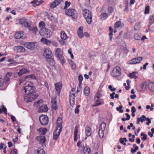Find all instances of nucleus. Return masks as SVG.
Listing matches in <instances>:
<instances>
[{
    "label": "nucleus",
    "mask_w": 154,
    "mask_h": 154,
    "mask_svg": "<svg viewBox=\"0 0 154 154\" xmlns=\"http://www.w3.org/2000/svg\"><path fill=\"white\" fill-rule=\"evenodd\" d=\"M24 46L29 49L33 50L37 48V42H27L24 43Z\"/></svg>",
    "instance_id": "nucleus-7"
},
{
    "label": "nucleus",
    "mask_w": 154,
    "mask_h": 154,
    "mask_svg": "<svg viewBox=\"0 0 154 154\" xmlns=\"http://www.w3.org/2000/svg\"><path fill=\"white\" fill-rule=\"evenodd\" d=\"M134 39L137 40H140L141 38L140 35L138 33L135 34L134 35Z\"/></svg>",
    "instance_id": "nucleus-45"
},
{
    "label": "nucleus",
    "mask_w": 154,
    "mask_h": 154,
    "mask_svg": "<svg viewBox=\"0 0 154 154\" xmlns=\"http://www.w3.org/2000/svg\"><path fill=\"white\" fill-rule=\"evenodd\" d=\"M48 17L49 19L53 21H56L57 20V18L55 17H54L52 14H49L48 15Z\"/></svg>",
    "instance_id": "nucleus-29"
},
{
    "label": "nucleus",
    "mask_w": 154,
    "mask_h": 154,
    "mask_svg": "<svg viewBox=\"0 0 154 154\" xmlns=\"http://www.w3.org/2000/svg\"><path fill=\"white\" fill-rule=\"evenodd\" d=\"M141 136H143L141 137V139L142 140H146L147 139V135L146 134L144 133H141L140 134Z\"/></svg>",
    "instance_id": "nucleus-54"
},
{
    "label": "nucleus",
    "mask_w": 154,
    "mask_h": 154,
    "mask_svg": "<svg viewBox=\"0 0 154 154\" xmlns=\"http://www.w3.org/2000/svg\"><path fill=\"white\" fill-rule=\"evenodd\" d=\"M78 132V128L77 126H76L75 128L74 135H77Z\"/></svg>",
    "instance_id": "nucleus-62"
},
{
    "label": "nucleus",
    "mask_w": 154,
    "mask_h": 154,
    "mask_svg": "<svg viewBox=\"0 0 154 154\" xmlns=\"http://www.w3.org/2000/svg\"><path fill=\"white\" fill-rule=\"evenodd\" d=\"M85 132L87 136H89L91 135V130L89 127H86L85 128Z\"/></svg>",
    "instance_id": "nucleus-27"
},
{
    "label": "nucleus",
    "mask_w": 154,
    "mask_h": 154,
    "mask_svg": "<svg viewBox=\"0 0 154 154\" xmlns=\"http://www.w3.org/2000/svg\"><path fill=\"white\" fill-rule=\"evenodd\" d=\"M133 147H134V149H133L132 148L131 149V152L132 153L135 152L139 149V147L135 144L133 145Z\"/></svg>",
    "instance_id": "nucleus-35"
},
{
    "label": "nucleus",
    "mask_w": 154,
    "mask_h": 154,
    "mask_svg": "<svg viewBox=\"0 0 154 154\" xmlns=\"http://www.w3.org/2000/svg\"><path fill=\"white\" fill-rule=\"evenodd\" d=\"M94 101L95 104L93 105L94 107L103 105L104 104L103 100L100 99V98L94 97Z\"/></svg>",
    "instance_id": "nucleus-12"
},
{
    "label": "nucleus",
    "mask_w": 154,
    "mask_h": 154,
    "mask_svg": "<svg viewBox=\"0 0 154 154\" xmlns=\"http://www.w3.org/2000/svg\"><path fill=\"white\" fill-rule=\"evenodd\" d=\"M30 31H32V32L34 33H35L36 32H37L38 29L36 27H34L32 29V27L31 28V30Z\"/></svg>",
    "instance_id": "nucleus-52"
},
{
    "label": "nucleus",
    "mask_w": 154,
    "mask_h": 154,
    "mask_svg": "<svg viewBox=\"0 0 154 154\" xmlns=\"http://www.w3.org/2000/svg\"><path fill=\"white\" fill-rule=\"evenodd\" d=\"M65 14L67 16H71L74 19H76L77 17V13L75 9H69L66 11Z\"/></svg>",
    "instance_id": "nucleus-5"
},
{
    "label": "nucleus",
    "mask_w": 154,
    "mask_h": 154,
    "mask_svg": "<svg viewBox=\"0 0 154 154\" xmlns=\"http://www.w3.org/2000/svg\"><path fill=\"white\" fill-rule=\"evenodd\" d=\"M78 34L79 38H83L84 36L83 32V30L81 27H79L78 29Z\"/></svg>",
    "instance_id": "nucleus-26"
},
{
    "label": "nucleus",
    "mask_w": 154,
    "mask_h": 154,
    "mask_svg": "<svg viewBox=\"0 0 154 154\" xmlns=\"http://www.w3.org/2000/svg\"><path fill=\"white\" fill-rule=\"evenodd\" d=\"M39 27L40 28V30L42 29H45L46 28H44L45 24L43 21H41L39 23Z\"/></svg>",
    "instance_id": "nucleus-39"
},
{
    "label": "nucleus",
    "mask_w": 154,
    "mask_h": 154,
    "mask_svg": "<svg viewBox=\"0 0 154 154\" xmlns=\"http://www.w3.org/2000/svg\"><path fill=\"white\" fill-rule=\"evenodd\" d=\"M39 33L42 36L45 38H49L52 35L51 30L46 29L41 30Z\"/></svg>",
    "instance_id": "nucleus-4"
},
{
    "label": "nucleus",
    "mask_w": 154,
    "mask_h": 154,
    "mask_svg": "<svg viewBox=\"0 0 154 154\" xmlns=\"http://www.w3.org/2000/svg\"><path fill=\"white\" fill-rule=\"evenodd\" d=\"M130 81L129 80H127V83L128 85V86H126L125 87V89L127 90H128L130 88Z\"/></svg>",
    "instance_id": "nucleus-55"
},
{
    "label": "nucleus",
    "mask_w": 154,
    "mask_h": 154,
    "mask_svg": "<svg viewBox=\"0 0 154 154\" xmlns=\"http://www.w3.org/2000/svg\"><path fill=\"white\" fill-rule=\"evenodd\" d=\"M11 119L13 122H15L16 120L15 117L13 116H11Z\"/></svg>",
    "instance_id": "nucleus-64"
},
{
    "label": "nucleus",
    "mask_w": 154,
    "mask_h": 154,
    "mask_svg": "<svg viewBox=\"0 0 154 154\" xmlns=\"http://www.w3.org/2000/svg\"><path fill=\"white\" fill-rule=\"evenodd\" d=\"M48 108L46 105H43L41 106L39 108L38 111L40 112H47Z\"/></svg>",
    "instance_id": "nucleus-21"
},
{
    "label": "nucleus",
    "mask_w": 154,
    "mask_h": 154,
    "mask_svg": "<svg viewBox=\"0 0 154 154\" xmlns=\"http://www.w3.org/2000/svg\"><path fill=\"white\" fill-rule=\"evenodd\" d=\"M4 82V80L0 78V87H1L3 85Z\"/></svg>",
    "instance_id": "nucleus-56"
},
{
    "label": "nucleus",
    "mask_w": 154,
    "mask_h": 154,
    "mask_svg": "<svg viewBox=\"0 0 154 154\" xmlns=\"http://www.w3.org/2000/svg\"><path fill=\"white\" fill-rule=\"evenodd\" d=\"M31 3L32 4L33 6L34 7H36L40 5L38 0H34Z\"/></svg>",
    "instance_id": "nucleus-41"
},
{
    "label": "nucleus",
    "mask_w": 154,
    "mask_h": 154,
    "mask_svg": "<svg viewBox=\"0 0 154 154\" xmlns=\"http://www.w3.org/2000/svg\"><path fill=\"white\" fill-rule=\"evenodd\" d=\"M83 76L81 75H80L78 77V80L79 82V84L80 85H82V81L83 80Z\"/></svg>",
    "instance_id": "nucleus-53"
},
{
    "label": "nucleus",
    "mask_w": 154,
    "mask_h": 154,
    "mask_svg": "<svg viewBox=\"0 0 154 154\" xmlns=\"http://www.w3.org/2000/svg\"><path fill=\"white\" fill-rule=\"evenodd\" d=\"M32 84L30 82H26L24 85V89L23 91H24L25 94H24V100L26 102H31L36 99L38 97L37 94H33V92L35 89V87L32 85Z\"/></svg>",
    "instance_id": "nucleus-1"
},
{
    "label": "nucleus",
    "mask_w": 154,
    "mask_h": 154,
    "mask_svg": "<svg viewBox=\"0 0 154 154\" xmlns=\"http://www.w3.org/2000/svg\"><path fill=\"white\" fill-rule=\"evenodd\" d=\"M14 50L17 52H24L25 51L24 47L22 46H17L14 47Z\"/></svg>",
    "instance_id": "nucleus-20"
},
{
    "label": "nucleus",
    "mask_w": 154,
    "mask_h": 154,
    "mask_svg": "<svg viewBox=\"0 0 154 154\" xmlns=\"http://www.w3.org/2000/svg\"><path fill=\"white\" fill-rule=\"evenodd\" d=\"M44 56L46 59L51 58L53 55L51 51L48 48L46 49L44 52Z\"/></svg>",
    "instance_id": "nucleus-13"
},
{
    "label": "nucleus",
    "mask_w": 154,
    "mask_h": 154,
    "mask_svg": "<svg viewBox=\"0 0 154 154\" xmlns=\"http://www.w3.org/2000/svg\"><path fill=\"white\" fill-rule=\"evenodd\" d=\"M137 74L136 72H133L129 74V76L131 78L136 79L137 78V76L136 75Z\"/></svg>",
    "instance_id": "nucleus-32"
},
{
    "label": "nucleus",
    "mask_w": 154,
    "mask_h": 154,
    "mask_svg": "<svg viewBox=\"0 0 154 154\" xmlns=\"http://www.w3.org/2000/svg\"><path fill=\"white\" fill-rule=\"evenodd\" d=\"M57 6V5L56 3H55L54 1L50 5V7L51 8L53 9L54 8L56 7Z\"/></svg>",
    "instance_id": "nucleus-51"
},
{
    "label": "nucleus",
    "mask_w": 154,
    "mask_h": 154,
    "mask_svg": "<svg viewBox=\"0 0 154 154\" xmlns=\"http://www.w3.org/2000/svg\"><path fill=\"white\" fill-rule=\"evenodd\" d=\"M23 35V32L20 31L16 33L15 35L14 36L16 39H19L20 38H23L24 37Z\"/></svg>",
    "instance_id": "nucleus-22"
},
{
    "label": "nucleus",
    "mask_w": 154,
    "mask_h": 154,
    "mask_svg": "<svg viewBox=\"0 0 154 154\" xmlns=\"http://www.w3.org/2000/svg\"><path fill=\"white\" fill-rule=\"evenodd\" d=\"M55 55L58 60H59L62 64L65 63V60L64 59L62 51L60 48L56 49L55 51Z\"/></svg>",
    "instance_id": "nucleus-2"
},
{
    "label": "nucleus",
    "mask_w": 154,
    "mask_h": 154,
    "mask_svg": "<svg viewBox=\"0 0 154 154\" xmlns=\"http://www.w3.org/2000/svg\"><path fill=\"white\" fill-rule=\"evenodd\" d=\"M2 112H4L5 114H7V109L4 105L2 106Z\"/></svg>",
    "instance_id": "nucleus-58"
},
{
    "label": "nucleus",
    "mask_w": 154,
    "mask_h": 154,
    "mask_svg": "<svg viewBox=\"0 0 154 154\" xmlns=\"http://www.w3.org/2000/svg\"><path fill=\"white\" fill-rule=\"evenodd\" d=\"M46 60L50 66H54L55 65V63L54 58H52V57H51V58H48L46 59Z\"/></svg>",
    "instance_id": "nucleus-23"
},
{
    "label": "nucleus",
    "mask_w": 154,
    "mask_h": 154,
    "mask_svg": "<svg viewBox=\"0 0 154 154\" xmlns=\"http://www.w3.org/2000/svg\"><path fill=\"white\" fill-rule=\"evenodd\" d=\"M146 120L147 121V122L146 123V124L147 125H149L151 123V121L150 119L149 118H146L145 116L143 115L140 118H137L136 123L137 124H139L140 122H143Z\"/></svg>",
    "instance_id": "nucleus-6"
},
{
    "label": "nucleus",
    "mask_w": 154,
    "mask_h": 154,
    "mask_svg": "<svg viewBox=\"0 0 154 154\" xmlns=\"http://www.w3.org/2000/svg\"><path fill=\"white\" fill-rule=\"evenodd\" d=\"M60 37L63 40H66L67 38V35L64 31L62 32L61 33Z\"/></svg>",
    "instance_id": "nucleus-38"
},
{
    "label": "nucleus",
    "mask_w": 154,
    "mask_h": 154,
    "mask_svg": "<svg viewBox=\"0 0 154 154\" xmlns=\"http://www.w3.org/2000/svg\"><path fill=\"white\" fill-rule=\"evenodd\" d=\"M102 96V95L101 94V92L100 91H98L95 95L94 97L101 98Z\"/></svg>",
    "instance_id": "nucleus-50"
},
{
    "label": "nucleus",
    "mask_w": 154,
    "mask_h": 154,
    "mask_svg": "<svg viewBox=\"0 0 154 154\" xmlns=\"http://www.w3.org/2000/svg\"><path fill=\"white\" fill-rule=\"evenodd\" d=\"M84 92L85 95L86 96H88L90 92L89 88L88 87L86 86L85 88Z\"/></svg>",
    "instance_id": "nucleus-33"
},
{
    "label": "nucleus",
    "mask_w": 154,
    "mask_h": 154,
    "mask_svg": "<svg viewBox=\"0 0 154 154\" xmlns=\"http://www.w3.org/2000/svg\"><path fill=\"white\" fill-rule=\"evenodd\" d=\"M108 87L109 89L112 91H115L116 90V88H112V87L111 85H109Z\"/></svg>",
    "instance_id": "nucleus-57"
},
{
    "label": "nucleus",
    "mask_w": 154,
    "mask_h": 154,
    "mask_svg": "<svg viewBox=\"0 0 154 154\" xmlns=\"http://www.w3.org/2000/svg\"><path fill=\"white\" fill-rule=\"evenodd\" d=\"M52 103V108L53 110H56L57 109V102L55 100L53 99L51 101Z\"/></svg>",
    "instance_id": "nucleus-28"
},
{
    "label": "nucleus",
    "mask_w": 154,
    "mask_h": 154,
    "mask_svg": "<svg viewBox=\"0 0 154 154\" xmlns=\"http://www.w3.org/2000/svg\"><path fill=\"white\" fill-rule=\"evenodd\" d=\"M39 119L40 123L42 125H45L48 124V119L47 116L42 115L39 116Z\"/></svg>",
    "instance_id": "nucleus-10"
},
{
    "label": "nucleus",
    "mask_w": 154,
    "mask_h": 154,
    "mask_svg": "<svg viewBox=\"0 0 154 154\" xmlns=\"http://www.w3.org/2000/svg\"><path fill=\"white\" fill-rule=\"evenodd\" d=\"M149 23L150 26L152 25L154 23V16L151 15L149 18Z\"/></svg>",
    "instance_id": "nucleus-34"
},
{
    "label": "nucleus",
    "mask_w": 154,
    "mask_h": 154,
    "mask_svg": "<svg viewBox=\"0 0 154 154\" xmlns=\"http://www.w3.org/2000/svg\"><path fill=\"white\" fill-rule=\"evenodd\" d=\"M61 131L62 129L61 128H56V129L53 133V138L54 140H56L58 138Z\"/></svg>",
    "instance_id": "nucleus-15"
},
{
    "label": "nucleus",
    "mask_w": 154,
    "mask_h": 154,
    "mask_svg": "<svg viewBox=\"0 0 154 154\" xmlns=\"http://www.w3.org/2000/svg\"><path fill=\"white\" fill-rule=\"evenodd\" d=\"M123 107V106L122 105H120L119 107H117L116 108L117 110L119 111L120 113H122L124 112V110L123 109H121Z\"/></svg>",
    "instance_id": "nucleus-47"
},
{
    "label": "nucleus",
    "mask_w": 154,
    "mask_h": 154,
    "mask_svg": "<svg viewBox=\"0 0 154 154\" xmlns=\"http://www.w3.org/2000/svg\"><path fill=\"white\" fill-rule=\"evenodd\" d=\"M121 69L118 66L114 68L111 73L113 77L119 76L121 75Z\"/></svg>",
    "instance_id": "nucleus-11"
},
{
    "label": "nucleus",
    "mask_w": 154,
    "mask_h": 154,
    "mask_svg": "<svg viewBox=\"0 0 154 154\" xmlns=\"http://www.w3.org/2000/svg\"><path fill=\"white\" fill-rule=\"evenodd\" d=\"M143 58L142 57H138L132 59L129 61L130 64H135L140 63L143 60Z\"/></svg>",
    "instance_id": "nucleus-14"
},
{
    "label": "nucleus",
    "mask_w": 154,
    "mask_h": 154,
    "mask_svg": "<svg viewBox=\"0 0 154 154\" xmlns=\"http://www.w3.org/2000/svg\"><path fill=\"white\" fill-rule=\"evenodd\" d=\"M41 42L44 44L48 46H50L51 43V42L49 40L45 38H42L40 40Z\"/></svg>",
    "instance_id": "nucleus-24"
},
{
    "label": "nucleus",
    "mask_w": 154,
    "mask_h": 154,
    "mask_svg": "<svg viewBox=\"0 0 154 154\" xmlns=\"http://www.w3.org/2000/svg\"><path fill=\"white\" fill-rule=\"evenodd\" d=\"M149 6H146L145 8L144 14H149Z\"/></svg>",
    "instance_id": "nucleus-46"
},
{
    "label": "nucleus",
    "mask_w": 154,
    "mask_h": 154,
    "mask_svg": "<svg viewBox=\"0 0 154 154\" xmlns=\"http://www.w3.org/2000/svg\"><path fill=\"white\" fill-rule=\"evenodd\" d=\"M26 21L24 20L23 19H20L19 20V22L20 24L21 25H23V24L24 23V22H25Z\"/></svg>",
    "instance_id": "nucleus-60"
},
{
    "label": "nucleus",
    "mask_w": 154,
    "mask_h": 154,
    "mask_svg": "<svg viewBox=\"0 0 154 154\" xmlns=\"http://www.w3.org/2000/svg\"><path fill=\"white\" fill-rule=\"evenodd\" d=\"M36 139L41 143L43 144L45 142V138L43 135H40L37 136L36 137Z\"/></svg>",
    "instance_id": "nucleus-19"
},
{
    "label": "nucleus",
    "mask_w": 154,
    "mask_h": 154,
    "mask_svg": "<svg viewBox=\"0 0 154 154\" xmlns=\"http://www.w3.org/2000/svg\"><path fill=\"white\" fill-rule=\"evenodd\" d=\"M17 150L16 149H14L12 150L10 154H17Z\"/></svg>",
    "instance_id": "nucleus-59"
},
{
    "label": "nucleus",
    "mask_w": 154,
    "mask_h": 154,
    "mask_svg": "<svg viewBox=\"0 0 154 154\" xmlns=\"http://www.w3.org/2000/svg\"><path fill=\"white\" fill-rule=\"evenodd\" d=\"M121 24V21H118L115 23L114 26V27L115 28H117L120 26Z\"/></svg>",
    "instance_id": "nucleus-44"
},
{
    "label": "nucleus",
    "mask_w": 154,
    "mask_h": 154,
    "mask_svg": "<svg viewBox=\"0 0 154 154\" xmlns=\"http://www.w3.org/2000/svg\"><path fill=\"white\" fill-rule=\"evenodd\" d=\"M55 89L57 91V94L59 95L60 92L62 88V84L60 82L55 84Z\"/></svg>",
    "instance_id": "nucleus-16"
},
{
    "label": "nucleus",
    "mask_w": 154,
    "mask_h": 154,
    "mask_svg": "<svg viewBox=\"0 0 154 154\" xmlns=\"http://www.w3.org/2000/svg\"><path fill=\"white\" fill-rule=\"evenodd\" d=\"M22 25L25 27H28L29 30H31V26L27 21H26L25 22H24Z\"/></svg>",
    "instance_id": "nucleus-40"
},
{
    "label": "nucleus",
    "mask_w": 154,
    "mask_h": 154,
    "mask_svg": "<svg viewBox=\"0 0 154 154\" xmlns=\"http://www.w3.org/2000/svg\"><path fill=\"white\" fill-rule=\"evenodd\" d=\"M106 126V124L103 122L101 123L100 125L98 131V135L100 138H103V137Z\"/></svg>",
    "instance_id": "nucleus-8"
},
{
    "label": "nucleus",
    "mask_w": 154,
    "mask_h": 154,
    "mask_svg": "<svg viewBox=\"0 0 154 154\" xmlns=\"http://www.w3.org/2000/svg\"><path fill=\"white\" fill-rule=\"evenodd\" d=\"M31 78V79H36L35 76V75L34 74H32L30 75H26L25 76L24 78H21L20 80V85L21 84L23 81H25V80L29 78Z\"/></svg>",
    "instance_id": "nucleus-18"
},
{
    "label": "nucleus",
    "mask_w": 154,
    "mask_h": 154,
    "mask_svg": "<svg viewBox=\"0 0 154 154\" xmlns=\"http://www.w3.org/2000/svg\"><path fill=\"white\" fill-rule=\"evenodd\" d=\"M27 72V70L25 68H23L20 70L18 73V75L20 76L24 73H26Z\"/></svg>",
    "instance_id": "nucleus-31"
},
{
    "label": "nucleus",
    "mask_w": 154,
    "mask_h": 154,
    "mask_svg": "<svg viewBox=\"0 0 154 154\" xmlns=\"http://www.w3.org/2000/svg\"><path fill=\"white\" fill-rule=\"evenodd\" d=\"M148 87L149 89L152 91H154V83L150 82L148 84Z\"/></svg>",
    "instance_id": "nucleus-36"
},
{
    "label": "nucleus",
    "mask_w": 154,
    "mask_h": 154,
    "mask_svg": "<svg viewBox=\"0 0 154 154\" xmlns=\"http://www.w3.org/2000/svg\"><path fill=\"white\" fill-rule=\"evenodd\" d=\"M42 102V100H39V101L35 102L34 105L33 106H36V107H38L40 105V103L41 102Z\"/></svg>",
    "instance_id": "nucleus-49"
},
{
    "label": "nucleus",
    "mask_w": 154,
    "mask_h": 154,
    "mask_svg": "<svg viewBox=\"0 0 154 154\" xmlns=\"http://www.w3.org/2000/svg\"><path fill=\"white\" fill-rule=\"evenodd\" d=\"M83 14L88 23L90 24L92 22L91 13L88 10L85 9L83 11Z\"/></svg>",
    "instance_id": "nucleus-3"
},
{
    "label": "nucleus",
    "mask_w": 154,
    "mask_h": 154,
    "mask_svg": "<svg viewBox=\"0 0 154 154\" xmlns=\"http://www.w3.org/2000/svg\"><path fill=\"white\" fill-rule=\"evenodd\" d=\"M70 64L71 66V68L72 69H75L76 68V65L75 63H74L71 60L70 62Z\"/></svg>",
    "instance_id": "nucleus-48"
},
{
    "label": "nucleus",
    "mask_w": 154,
    "mask_h": 154,
    "mask_svg": "<svg viewBox=\"0 0 154 154\" xmlns=\"http://www.w3.org/2000/svg\"><path fill=\"white\" fill-rule=\"evenodd\" d=\"M107 17V14L106 13L102 14L100 15V18L102 20H105L106 19Z\"/></svg>",
    "instance_id": "nucleus-37"
},
{
    "label": "nucleus",
    "mask_w": 154,
    "mask_h": 154,
    "mask_svg": "<svg viewBox=\"0 0 154 154\" xmlns=\"http://www.w3.org/2000/svg\"><path fill=\"white\" fill-rule=\"evenodd\" d=\"M62 119L61 117H59L57 119V125L56 128H60L62 129V126L61 123H62Z\"/></svg>",
    "instance_id": "nucleus-25"
},
{
    "label": "nucleus",
    "mask_w": 154,
    "mask_h": 154,
    "mask_svg": "<svg viewBox=\"0 0 154 154\" xmlns=\"http://www.w3.org/2000/svg\"><path fill=\"white\" fill-rule=\"evenodd\" d=\"M12 75V73L11 72H8L6 75V77L9 78L11 77Z\"/></svg>",
    "instance_id": "nucleus-63"
},
{
    "label": "nucleus",
    "mask_w": 154,
    "mask_h": 154,
    "mask_svg": "<svg viewBox=\"0 0 154 154\" xmlns=\"http://www.w3.org/2000/svg\"><path fill=\"white\" fill-rule=\"evenodd\" d=\"M35 152L36 154H45L43 149L40 148H38L37 150H35Z\"/></svg>",
    "instance_id": "nucleus-30"
},
{
    "label": "nucleus",
    "mask_w": 154,
    "mask_h": 154,
    "mask_svg": "<svg viewBox=\"0 0 154 154\" xmlns=\"http://www.w3.org/2000/svg\"><path fill=\"white\" fill-rule=\"evenodd\" d=\"M140 24L141 23L139 22L136 23L134 27V29L135 30H138L139 29L140 27Z\"/></svg>",
    "instance_id": "nucleus-43"
},
{
    "label": "nucleus",
    "mask_w": 154,
    "mask_h": 154,
    "mask_svg": "<svg viewBox=\"0 0 154 154\" xmlns=\"http://www.w3.org/2000/svg\"><path fill=\"white\" fill-rule=\"evenodd\" d=\"M81 147L83 148L84 154H90L91 152V149L90 147L86 145L85 147L83 145H82Z\"/></svg>",
    "instance_id": "nucleus-17"
},
{
    "label": "nucleus",
    "mask_w": 154,
    "mask_h": 154,
    "mask_svg": "<svg viewBox=\"0 0 154 154\" xmlns=\"http://www.w3.org/2000/svg\"><path fill=\"white\" fill-rule=\"evenodd\" d=\"M40 134L43 135L45 134L47 131V130L45 128H40L39 129Z\"/></svg>",
    "instance_id": "nucleus-42"
},
{
    "label": "nucleus",
    "mask_w": 154,
    "mask_h": 154,
    "mask_svg": "<svg viewBox=\"0 0 154 154\" xmlns=\"http://www.w3.org/2000/svg\"><path fill=\"white\" fill-rule=\"evenodd\" d=\"M75 91V89L73 88L72 89L69 94V103L71 106H73L74 104L75 103V93L74 92Z\"/></svg>",
    "instance_id": "nucleus-9"
},
{
    "label": "nucleus",
    "mask_w": 154,
    "mask_h": 154,
    "mask_svg": "<svg viewBox=\"0 0 154 154\" xmlns=\"http://www.w3.org/2000/svg\"><path fill=\"white\" fill-rule=\"evenodd\" d=\"M108 10L109 13H112L113 11L112 8L111 7H109L108 8Z\"/></svg>",
    "instance_id": "nucleus-61"
}]
</instances>
